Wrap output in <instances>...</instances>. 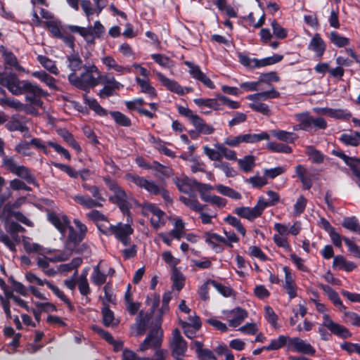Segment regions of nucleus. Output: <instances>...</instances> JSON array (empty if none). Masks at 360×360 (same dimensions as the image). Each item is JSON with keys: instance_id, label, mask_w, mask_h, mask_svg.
<instances>
[{"instance_id": "9b49d317", "label": "nucleus", "mask_w": 360, "mask_h": 360, "mask_svg": "<svg viewBox=\"0 0 360 360\" xmlns=\"http://www.w3.org/2000/svg\"><path fill=\"white\" fill-rule=\"evenodd\" d=\"M104 181L109 189L113 192V195L110 200L119 205L123 212H127L129 208L128 195L125 191L110 177H105Z\"/></svg>"}, {"instance_id": "1a4fd4ad", "label": "nucleus", "mask_w": 360, "mask_h": 360, "mask_svg": "<svg viewBox=\"0 0 360 360\" xmlns=\"http://www.w3.org/2000/svg\"><path fill=\"white\" fill-rule=\"evenodd\" d=\"M323 322L320 327L318 328V333L321 335V338L327 341L330 338V335L324 328H326L331 333L342 338H348L352 336V333L348 330L347 328L335 322L328 314H323Z\"/></svg>"}, {"instance_id": "de8ad7c7", "label": "nucleus", "mask_w": 360, "mask_h": 360, "mask_svg": "<svg viewBox=\"0 0 360 360\" xmlns=\"http://www.w3.org/2000/svg\"><path fill=\"white\" fill-rule=\"evenodd\" d=\"M305 153L309 160L314 164H321L324 160V155L313 146H307Z\"/></svg>"}, {"instance_id": "4be33fe9", "label": "nucleus", "mask_w": 360, "mask_h": 360, "mask_svg": "<svg viewBox=\"0 0 360 360\" xmlns=\"http://www.w3.org/2000/svg\"><path fill=\"white\" fill-rule=\"evenodd\" d=\"M295 169L296 176L302 184L303 188L310 189L313 185L314 174L302 165H297Z\"/></svg>"}, {"instance_id": "052dcab7", "label": "nucleus", "mask_w": 360, "mask_h": 360, "mask_svg": "<svg viewBox=\"0 0 360 360\" xmlns=\"http://www.w3.org/2000/svg\"><path fill=\"white\" fill-rule=\"evenodd\" d=\"M342 226L351 231L360 233V224L354 217L345 218L342 221Z\"/></svg>"}, {"instance_id": "13d9d810", "label": "nucleus", "mask_w": 360, "mask_h": 360, "mask_svg": "<svg viewBox=\"0 0 360 360\" xmlns=\"http://www.w3.org/2000/svg\"><path fill=\"white\" fill-rule=\"evenodd\" d=\"M106 278V274L100 271L99 266H95L91 276V282L96 285H101L105 283Z\"/></svg>"}, {"instance_id": "aec40b11", "label": "nucleus", "mask_w": 360, "mask_h": 360, "mask_svg": "<svg viewBox=\"0 0 360 360\" xmlns=\"http://www.w3.org/2000/svg\"><path fill=\"white\" fill-rule=\"evenodd\" d=\"M32 86L33 91L25 90V93L27 94L25 96V101L32 105L41 108L43 101L41 100V98L46 96L48 94L34 83H32Z\"/></svg>"}, {"instance_id": "864d4df0", "label": "nucleus", "mask_w": 360, "mask_h": 360, "mask_svg": "<svg viewBox=\"0 0 360 360\" xmlns=\"http://www.w3.org/2000/svg\"><path fill=\"white\" fill-rule=\"evenodd\" d=\"M84 99L85 103L98 115L101 116L107 115V111L100 105L96 99L89 97L86 95L84 96Z\"/></svg>"}, {"instance_id": "c03bdc74", "label": "nucleus", "mask_w": 360, "mask_h": 360, "mask_svg": "<svg viewBox=\"0 0 360 360\" xmlns=\"http://www.w3.org/2000/svg\"><path fill=\"white\" fill-rule=\"evenodd\" d=\"M239 166V168L245 172H251L255 165V158L252 155H246L243 158L236 160Z\"/></svg>"}, {"instance_id": "412c9836", "label": "nucleus", "mask_w": 360, "mask_h": 360, "mask_svg": "<svg viewBox=\"0 0 360 360\" xmlns=\"http://www.w3.org/2000/svg\"><path fill=\"white\" fill-rule=\"evenodd\" d=\"M0 105L7 106L18 111H24L29 114H37L36 110L27 107V105L12 97H0Z\"/></svg>"}, {"instance_id": "7c9ffc66", "label": "nucleus", "mask_w": 360, "mask_h": 360, "mask_svg": "<svg viewBox=\"0 0 360 360\" xmlns=\"http://www.w3.org/2000/svg\"><path fill=\"white\" fill-rule=\"evenodd\" d=\"M0 53L7 65L14 67L18 71L25 72V68L19 64L16 56L11 51L4 46H0Z\"/></svg>"}, {"instance_id": "f03ea898", "label": "nucleus", "mask_w": 360, "mask_h": 360, "mask_svg": "<svg viewBox=\"0 0 360 360\" xmlns=\"http://www.w3.org/2000/svg\"><path fill=\"white\" fill-rule=\"evenodd\" d=\"M84 69V72L79 76L75 72L70 73L68 76V80L71 84L77 88L86 91L91 87L98 85V81L96 77H94V74L99 75V70L94 65H85Z\"/></svg>"}, {"instance_id": "c756f323", "label": "nucleus", "mask_w": 360, "mask_h": 360, "mask_svg": "<svg viewBox=\"0 0 360 360\" xmlns=\"http://www.w3.org/2000/svg\"><path fill=\"white\" fill-rule=\"evenodd\" d=\"M205 242L210 245V247L214 250L216 252H221L223 251V247L219 243H225V238L215 233H205Z\"/></svg>"}, {"instance_id": "2eb2a0df", "label": "nucleus", "mask_w": 360, "mask_h": 360, "mask_svg": "<svg viewBox=\"0 0 360 360\" xmlns=\"http://www.w3.org/2000/svg\"><path fill=\"white\" fill-rule=\"evenodd\" d=\"M47 217L49 221L57 229L63 237L67 232L68 235L70 233V229H74V228L70 226V222L68 217L65 214L49 212L47 214Z\"/></svg>"}, {"instance_id": "423d86ee", "label": "nucleus", "mask_w": 360, "mask_h": 360, "mask_svg": "<svg viewBox=\"0 0 360 360\" xmlns=\"http://www.w3.org/2000/svg\"><path fill=\"white\" fill-rule=\"evenodd\" d=\"M0 84L14 96L22 95L25 93V90L33 91L32 82L20 80L14 73L4 75L0 72Z\"/></svg>"}, {"instance_id": "09e8293b", "label": "nucleus", "mask_w": 360, "mask_h": 360, "mask_svg": "<svg viewBox=\"0 0 360 360\" xmlns=\"http://www.w3.org/2000/svg\"><path fill=\"white\" fill-rule=\"evenodd\" d=\"M50 258L46 257H38L37 258V264L41 269L44 274L49 276H53L56 274V271L53 268H49Z\"/></svg>"}, {"instance_id": "3c124183", "label": "nucleus", "mask_w": 360, "mask_h": 360, "mask_svg": "<svg viewBox=\"0 0 360 360\" xmlns=\"http://www.w3.org/2000/svg\"><path fill=\"white\" fill-rule=\"evenodd\" d=\"M216 190L221 195L227 196L234 200H240L242 195L238 191L233 188L224 186L223 184H218L216 186Z\"/></svg>"}, {"instance_id": "5fc2aeb1", "label": "nucleus", "mask_w": 360, "mask_h": 360, "mask_svg": "<svg viewBox=\"0 0 360 360\" xmlns=\"http://www.w3.org/2000/svg\"><path fill=\"white\" fill-rule=\"evenodd\" d=\"M68 66L72 72L76 73L82 67V60L77 54H72L68 56Z\"/></svg>"}, {"instance_id": "f704fd0d", "label": "nucleus", "mask_w": 360, "mask_h": 360, "mask_svg": "<svg viewBox=\"0 0 360 360\" xmlns=\"http://www.w3.org/2000/svg\"><path fill=\"white\" fill-rule=\"evenodd\" d=\"M271 134L278 140L288 143H294L298 138L297 135L294 132L281 129L271 130Z\"/></svg>"}, {"instance_id": "0eeeda50", "label": "nucleus", "mask_w": 360, "mask_h": 360, "mask_svg": "<svg viewBox=\"0 0 360 360\" xmlns=\"http://www.w3.org/2000/svg\"><path fill=\"white\" fill-rule=\"evenodd\" d=\"M295 120L298 122L293 126L294 131L304 130L307 131L325 129L327 127V122L323 117H314L309 112H304L295 114Z\"/></svg>"}, {"instance_id": "79ce46f5", "label": "nucleus", "mask_w": 360, "mask_h": 360, "mask_svg": "<svg viewBox=\"0 0 360 360\" xmlns=\"http://www.w3.org/2000/svg\"><path fill=\"white\" fill-rule=\"evenodd\" d=\"M135 80L140 86L142 93L147 94L150 98L157 96L155 89L151 85L148 80L143 79L139 77H136Z\"/></svg>"}, {"instance_id": "b1692460", "label": "nucleus", "mask_w": 360, "mask_h": 360, "mask_svg": "<svg viewBox=\"0 0 360 360\" xmlns=\"http://www.w3.org/2000/svg\"><path fill=\"white\" fill-rule=\"evenodd\" d=\"M307 49L314 52L317 58H321L326 51V44L320 34L316 33L310 40Z\"/></svg>"}, {"instance_id": "6e6552de", "label": "nucleus", "mask_w": 360, "mask_h": 360, "mask_svg": "<svg viewBox=\"0 0 360 360\" xmlns=\"http://www.w3.org/2000/svg\"><path fill=\"white\" fill-rule=\"evenodd\" d=\"M279 96L280 93L277 91L275 88L271 86V89L267 91L250 94L246 96V98L252 101V103L249 104V107L252 110L268 115L270 112L269 106L262 101L276 98Z\"/></svg>"}, {"instance_id": "603ef678", "label": "nucleus", "mask_w": 360, "mask_h": 360, "mask_svg": "<svg viewBox=\"0 0 360 360\" xmlns=\"http://www.w3.org/2000/svg\"><path fill=\"white\" fill-rule=\"evenodd\" d=\"M330 39L334 45L339 48L345 47L350 43L349 38L342 36L335 31L330 32Z\"/></svg>"}, {"instance_id": "49530a36", "label": "nucleus", "mask_w": 360, "mask_h": 360, "mask_svg": "<svg viewBox=\"0 0 360 360\" xmlns=\"http://www.w3.org/2000/svg\"><path fill=\"white\" fill-rule=\"evenodd\" d=\"M103 323L107 327H115L118 325L119 321L114 317L113 312L108 307H104L102 309Z\"/></svg>"}, {"instance_id": "e2e57ef3", "label": "nucleus", "mask_w": 360, "mask_h": 360, "mask_svg": "<svg viewBox=\"0 0 360 360\" xmlns=\"http://www.w3.org/2000/svg\"><path fill=\"white\" fill-rule=\"evenodd\" d=\"M82 263V259L80 257H75L72 259L70 263L60 264L58 266V271L63 273H67L77 269Z\"/></svg>"}, {"instance_id": "9d476101", "label": "nucleus", "mask_w": 360, "mask_h": 360, "mask_svg": "<svg viewBox=\"0 0 360 360\" xmlns=\"http://www.w3.org/2000/svg\"><path fill=\"white\" fill-rule=\"evenodd\" d=\"M163 331L160 327L150 330L146 338L141 343L139 351L143 352L149 349H155L156 360H163L165 353L159 349L162 341Z\"/></svg>"}, {"instance_id": "ddd939ff", "label": "nucleus", "mask_w": 360, "mask_h": 360, "mask_svg": "<svg viewBox=\"0 0 360 360\" xmlns=\"http://www.w3.org/2000/svg\"><path fill=\"white\" fill-rule=\"evenodd\" d=\"M143 214L150 217L152 226L158 229L165 224V214L158 207L153 204L146 203L143 207Z\"/></svg>"}, {"instance_id": "bf43d9fd", "label": "nucleus", "mask_w": 360, "mask_h": 360, "mask_svg": "<svg viewBox=\"0 0 360 360\" xmlns=\"http://www.w3.org/2000/svg\"><path fill=\"white\" fill-rule=\"evenodd\" d=\"M213 166L215 168H217L221 170L227 177H233L236 175V172L235 169L230 166V165L221 160L218 162H214Z\"/></svg>"}, {"instance_id": "4c0bfd02", "label": "nucleus", "mask_w": 360, "mask_h": 360, "mask_svg": "<svg viewBox=\"0 0 360 360\" xmlns=\"http://www.w3.org/2000/svg\"><path fill=\"white\" fill-rule=\"evenodd\" d=\"M333 266L338 269L346 271H352L356 268L354 262L347 261L343 256L338 255L334 257Z\"/></svg>"}, {"instance_id": "6e6d98bb", "label": "nucleus", "mask_w": 360, "mask_h": 360, "mask_svg": "<svg viewBox=\"0 0 360 360\" xmlns=\"http://www.w3.org/2000/svg\"><path fill=\"white\" fill-rule=\"evenodd\" d=\"M245 181L251 184L253 188H262L268 184V181L265 175L264 174L263 176H260L259 172H257L255 176L246 179Z\"/></svg>"}, {"instance_id": "8fccbe9b", "label": "nucleus", "mask_w": 360, "mask_h": 360, "mask_svg": "<svg viewBox=\"0 0 360 360\" xmlns=\"http://www.w3.org/2000/svg\"><path fill=\"white\" fill-rule=\"evenodd\" d=\"M32 76L44 82L49 88L56 89L55 79L44 71H36L32 72Z\"/></svg>"}, {"instance_id": "0e129e2a", "label": "nucleus", "mask_w": 360, "mask_h": 360, "mask_svg": "<svg viewBox=\"0 0 360 360\" xmlns=\"http://www.w3.org/2000/svg\"><path fill=\"white\" fill-rule=\"evenodd\" d=\"M0 241L4 243L11 251L15 252L17 243L13 238L7 233H4V231L0 228Z\"/></svg>"}, {"instance_id": "7ed1b4c3", "label": "nucleus", "mask_w": 360, "mask_h": 360, "mask_svg": "<svg viewBox=\"0 0 360 360\" xmlns=\"http://www.w3.org/2000/svg\"><path fill=\"white\" fill-rule=\"evenodd\" d=\"M127 224L119 222L115 225L110 224L98 225L100 231L106 236H114L124 245L131 243V236L134 232L131 224L127 220Z\"/></svg>"}, {"instance_id": "f3484780", "label": "nucleus", "mask_w": 360, "mask_h": 360, "mask_svg": "<svg viewBox=\"0 0 360 360\" xmlns=\"http://www.w3.org/2000/svg\"><path fill=\"white\" fill-rule=\"evenodd\" d=\"M185 65L189 68L188 72L191 76L200 82L210 89H214L215 85L212 80L207 77L200 70V67L191 61H185Z\"/></svg>"}, {"instance_id": "bb28decb", "label": "nucleus", "mask_w": 360, "mask_h": 360, "mask_svg": "<svg viewBox=\"0 0 360 360\" xmlns=\"http://www.w3.org/2000/svg\"><path fill=\"white\" fill-rule=\"evenodd\" d=\"M316 112L322 113L330 117L340 120H348L351 117V112L346 109H335L330 108H315Z\"/></svg>"}, {"instance_id": "774afa93", "label": "nucleus", "mask_w": 360, "mask_h": 360, "mask_svg": "<svg viewBox=\"0 0 360 360\" xmlns=\"http://www.w3.org/2000/svg\"><path fill=\"white\" fill-rule=\"evenodd\" d=\"M37 58L39 62L44 68H46L52 74L58 75V68L53 60L44 56H38Z\"/></svg>"}, {"instance_id": "e433bc0d", "label": "nucleus", "mask_w": 360, "mask_h": 360, "mask_svg": "<svg viewBox=\"0 0 360 360\" xmlns=\"http://www.w3.org/2000/svg\"><path fill=\"white\" fill-rule=\"evenodd\" d=\"M282 55L275 54L272 56L264 58L262 59L254 58L253 68H259L274 65L280 62L283 59Z\"/></svg>"}, {"instance_id": "37998d69", "label": "nucleus", "mask_w": 360, "mask_h": 360, "mask_svg": "<svg viewBox=\"0 0 360 360\" xmlns=\"http://www.w3.org/2000/svg\"><path fill=\"white\" fill-rule=\"evenodd\" d=\"M266 147V149L273 153H283L286 154L292 153V148L290 146L275 141H268Z\"/></svg>"}, {"instance_id": "c85d7f7f", "label": "nucleus", "mask_w": 360, "mask_h": 360, "mask_svg": "<svg viewBox=\"0 0 360 360\" xmlns=\"http://www.w3.org/2000/svg\"><path fill=\"white\" fill-rule=\"evenodd\" d=\"M283 270L285 273L284 288L289 295L290 299H293L297 296V286L295 283L293 274L287 266H284Z\"/></svg>"}, {"instance_id": "4468645a", "label": "nucleus", "mask_w": 360, "mask_h": 360, "mask_svg": "<svg viewBox=\"0 0 360 360\" xmlns=\"http://www.w3.org/2000/svg\"><path fill=\"white\" fill-rule=\"evenodd\" d=\"M127 179L134 183L139 188L144 189L151 195H157L160 191V185L153 180L147 179L136 174H129L126 176Z\"/></svg>"}, {"instance_id": "6ab92c4d", "label": "nucleus", "mask_w": 360, "mask_h": 360, "mask_svg": "<svg viewBox=\"0 0 360 360\" xmlns=\"http://www.w3.org/2000/svg\"><path fill=\"white\" fill-rule=\"evenodd\" d=\"M171 347L174 356L176 358L183 356L187 350V345L183 337L181 335L178 328L172 331V338L171 340Z\"/></svg>"}, {"instance_id": "2f4dec72", "label": "nucleus", "mask_w": 360, "mask_h": 360, "mask_svg": "<svg viewBox=\"0 0 360 360\" xmlns=\"http://www.w3.org/2000/svg\"><path fill=\"white\" fill-rule=\"evenodd\" d=\"M22 245L25 250L27 253H51L56 251L51 250L45 251V248H43L41 245L36 243H32L30 238L25 236H24L22 238Z\"/></svg>"}, {"instance_id": "ea45409f", "label": "nucleus", "mask_w": 360, "mask_h": 360, "mask_svg": "<svg viewBox=\"0 0 360 360\" xmlns=\"http://www.w3.org/2000/svg\"><path fill=\"white\" fill-rule=\"evenodd\" d=\"M339 140L347 146H357L360 143V133L358 131H350L342 134Z\"/></svg>"}, {"instance_id": "680f3d73", "label": "nucleus", "mask_w": 360, "mask_h": 360, "mask_svg": "<svg viewBox=\"0 0 360 360\" xmlns=\"http://www.w3.org/2000/svg\"><path fill=\"white\" fill-rule=\"evenodd\" d=\"M30 141H21L15 147V150L23 156H32L34 153L31 150Z\"/></svg>"}, {"instance_id": "69168bd1", "label": "nucleus", "mask_w": 360, "mask_h": 360, "mask_svg": "<svg viewBox=\"0 0 360 360\" xmlns=\"http://www.w3.org/2000/svg\"><path fill=\"white\" fill-rule=\"evenodd\" d=\"M216 149L220 151L221 159L224 157L229 160H236V153L235 151L227 148L225 146L221 143H216L214 145Z\"/></svg>"}, {"instance_id": "58836bf2", "label": "nucleus", "mask_w": 360, "mask_h": 360, "mask_svg": "<svg viewBox=\"0 0 360 360\" xmlns=\"http://www.w3.org/2000/svg\"><path fill=\"white\" fill-rule=\"evenodd\" d=\"M6 127L11 131H19L24 133V136H30L28 128L15 116L11 117L6 124Z\"/></svg>"}, {"instance_id": "a18cd8bd", "label": "nucleus", "mask_w": 360, "mask_h": 360, "mask_svg": "<svg viewBox=\"0 0 360 360\" xmlns=\"http://www.w3.org/2000/svg\"><path fill=\"white\" fill-rule=\"evenodd\" d=\"M193 125L200 134L209 135L212 134L214 131V127L206 124L200 116H198L193 122Z\"/></svg>"}, {"instance_id": "a19ab883", "label": "nucleus", "mask_w": 360, "mask_h": 360, "mask_svg": "<svg viewBox=\"0 0 360 360\" xmlns=\"http://www.w3.org/2000/svg\"><path fill=\"white\" fill-rule=\"evenodd\" d=\"M217 97L216 98H198L193 99L194 103L200 108L207 107L213 110H221L220 104Z\"/></svg>"}, {"instance_id": "338daca9", "label": "nucleus", "mask_w": 360, "mask_h": 360, "mask_svg": "<svg viewBox=\"0 0 360 360\" xmlns=\"http://www.w3.org/2000/svg\"><path fill=\"white\" fill-rule=\"evenodd\" d=\"M110 114L117 124L123 127L131 126V120L122 112L119 111H112Z\"/></svg>"}, {"instance_id": "39448f33", "label": "nucleus", "mask_w": 360, "mask_h": 360, "mask_svg": "<svg viewBox=\"0 0 360 360\" xmlns=\"http://www.w3.org/2000/svg\"><path fill=\"white\" fill-rule=\"evenodd\" d=\"M84 189L89 191L92 198L89 195L78 194L72 196V199L82 207L91 209L101 207L105 201L101 190L96 186H89L86 184L82 185Z\"/></svg>"}, {"instance_id": "c9c22d12", "label": "nucleus", "mask_w": 360, "mask_h": 360, "mask_svg": "<svg viewBox=\"0 0 360 360\" xmlns=\"http://www.w3.org/2000/svg\"><path fill=\"white\" fill-rule=\"evenodd\" d=\"M241 143H255L263 140H269V134L266 131L259 134H240Z\"/></svg>"}, {"instance_id": "cd10ccee", "label": "nucleus", "mask_w": 360, "mask_h": 360, "mask_svg": "<svg viewBox=\"0 0 360 360\" xmlns=\"http://www.w3.org/2000/svg\"><path fill=\"white\" fill-rule=\"evenodd\" d=\"M179 199L187 207L195 212L202 211L207 207L205 205L201 204L196 195L193 193H185V195L180 196Z\"/></svg>"}, {"instance_id": "393cba45", "label": "nucleus", "mask_w": 360, "mask_h": 360, "mask_svg": "<svg viewBox=\"0 0 360 360\" xmlns=\"http://www.w3.org/2000/svg\"><path fill=\"white\" fill-rule=\"evenodd\" d=\"M149 319L150 316L148 314L143 316L142 312H140L136 318V323L130 328V335L136 337L143 335L146 331Z\"/></svg>"}, {"instance_id": "f8f14e48", "label": "nucleus", "mask_w": 360, "mask_h": 360, "mask_svg": "<svg viewBox=\"0 0 360 360\" xmlns=\"http://www.w3.org/2000/svg\"><path fill=\"white\" fill-rule=\"evenodd\" d=\"M266 204L264 202V198L261 197L255 207H238L234 209V213L240 217L249 221H253L262 215L266 208Z\"/></svg>"}, {"instance_id": "20e7f679", "label": "nucleus", "mask_w": 360, "mask_h": 360, "mask_svg": "<svg viewBox=\"0 0 360 360\" xmlns=\"http://www.w3.org/2000/svg\"><path fill=\"white\" fill-rule=\"evenodd\" d=\"M1 158V166L4 169L24 179L28 184L37 185L36 178L30 169L22 165L18 164L14 156H8L5 154Z\"/></svg>"}, {"instance_id": "a211bd4d", "label": "nucleus", "mask_w": 360, "mask_h": 360, "mask_svg": "<svg viewBox=\"0 0 360 360\" xmlns=\"http://www.w3.org/2000/svg\"><path fill=\"white\" fill-rule=\"evenodd\" d=\"M223 314L231 327L238 326L248 316L247 311L240 307L232 310H224L223 311Z\"/></svg>"}, {"instance_id": "dca6fc26", "label": "nucleus", "mask_w": 360, "mask_h": 360, "mask_svg": "<svg viewBox=\"0 0 360 360\" xmlns=\"http://www.w3.org/2000/svg\"><path fill=\"white\" fill-rule=\"evenodd\" d=\"M288 350L310 356L316 352L315 348L311 344L298 337H290Z\"/></svg>"}, {"instance_id": "a878e982", "label": "nucleus", "mask_w": 360, "mask_h": 360, "mask_svg": "<svg viewBox=\"0 0 360 360\" xmlns=\"http://www.w3.org/2000/svg\"><path fill=\"white\" fill-rule=\"evenodd\" d=\"M101 60L108 70H115L119 75L124 73H130L131 71V68L118 64L115 59L111 56H103Z\"/></svg>"}, {"instance_id": "473e14b6", "label": "nucleus", "mask_w": 360, "mask_h": 360, "mask_svg": "<svg viewBox=\"0 0 360 360\" xmlns=\"http://www.w3.org/2000/svg\"><path fill=\"white\" fill-rule=\"evenodd\" d=\"M290 336L288 335H279L276 339H272L269 345L264 346V349L266 351L278 350L281 347L285 346L286 349H289Z\"/></svg>"}, {"instance_id": "4d7b16f0", "label": "nucleus", "mask_w": 360, "mask_h": 360, "mask_svg": "<svg viewBox=\"0 0 360 360\" xmlns=\"http://www.w3.org/2000/svg\"><path fill=\"white\" fill-rule=\"evenodd\" d=\"M46 25L55 37H63L62 27L59 21L56 20H50L46 22Z\"/></svg>"}, {"instance_id": "f257e3e1", "label": "nucleus", "mask_w": 360, "mask_h": 360, "mask_svg": "<svg viewBox=\"0 0 360 360\" xmlns=\"http://www.w3.org/2000/svg\"><path fill=\"white\" fill-rule=\"evenodd\" d=\"M74 224L78 230L70 229V233L68 235L65 243L63 251L58 252L54 257H51V262H58L68 260L72 255L77 245L84 239L87 231L86 226L79 219H74Z\"/></svg>"}, {"instance_id": "72a5a7b5", "label": "nucleus", "mask_w": 360, "mask_h": 360, "mask_svg": "<svg viewBox=\"0 0 360 360\" xmlns=\"http://www.w3.org/2000/svg\"><path fill=\"white\" fill-rule=\"evenodd\" d=\"M96 80L98 81V84H103L104 86H112V87H115L117 90H120L123 88V84L120 82H117L114 76L110 74H101L99 71V75H97Z\"/></svg>"}, {"instance_id": "5701e85b", "label": "nucleus", "mask_w": 360, "mask_h": 360, "mask_svg": "<svg viewBox=\"0 0 360 360\" xmlns=\"http://www.w3.org/2000/svg\"><path fill=\"white\" fill-rule=\"evenodd\" d=\"M156 75L159 81L165 86L168 90L177 94L179 95H184L186 92L190 91V88H186L185 89L180 86L176 81L166 77L163 74L159 72H156Z\"/></svg>"}]
</instances>
